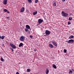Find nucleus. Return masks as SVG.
<instances>
[{"label":"nucleus","instance_id":"28","mask_svg":"<svg viewBox=\"0 0 74 74\" xmlns=\"http://www.w3.org/2000/svg\"><path fill=\"white\" fill-rule=\"evenodd\" d=\"M38 0H36L35 2L36 3H38Z\"/></svg>","mask_w":74,"mask_h":74},{"label":"nucleus","instance_id":"38","mask_svg":"<svg viewBox=\"0 0 74 74\" xmlns=\"http://www.w3.org/2000/svg\"><path fill=\"white\" fill-rule=\"evenodd\" d=\"M1 36H0V39L1 38Z\"/></svg>","mask_w":74,"mask_h":74},{"label":"nucleus","instance_id":"2","mask_svg":"<svg viewBox=\"0 0 74 74\" xmlns=\"http://www.w3.org/2000/svg\"><path fill=\"white\" fill-rule=\"evenodd\" d=\"M61 14L63 16H64V17H66V16H67L68 15V14H67L66 13H64V12H62Z\"/></svg>","mask_w":74,"mask_h":74},{"label":"nucleus","instance_id":"39","mask_svg":"<svg viewBox=\"0 0 74 74\" xmlns=\"http://www.w3.org/2000/svg\"><path fill=\"white\" fill-rule=\"evenodd\" d=\"M72 71H74V69H72Z\"/></svg>","mask_w":74,"mask_h":74},{"label":"nucleus","instance_id":"4","mask_svg":"<svg viewBox=\"0 0 74 74\" xmlns=\"http://www.w3.org/2000/svg\"><path fill=\"white\" fill-rule=\"evenodd\" d=\"M25 38L24 36H22L20 38V40L21 41H24V38Z\"/></svg>","mask_w":74,"mask_h":74},{"label":"nucleus","instance_id":"7","mask_svg":"<svg viewBox=\"0 0 74 74\" xmlns=\"http://www.w3.org/2000/svg\"><path fill=\"white\" fill-rule=\"evenodd\" d=\"M52 44L54 45H55V46H56V47H57L58 46V45L57 44V43L55 42H52Z\"/></svg>","mask_w":74,"mask_h":74},{"label":"nucleus","instance_id":"36","mask_svg":"<svg viewBox=\"0 0 74 74\" xmlns=\"http://www.w3.org/2000/svg\"><path fill=\"white\" fill-rule=\"evenodd\" d=\"M62 1H63V2H64V1H65V0H62Z\"/></svg>","mask_w":74,"mask_h":74},{"label":"nucleus","instance_id":"25","mask_svg":"<svg viewBox=\"0 0 74 74\" xmlns=\"http://www.w3.org/2000/svg\"><path fill=\"white\" fill-rule=\"evenodd\" d=\"M72 17H69V21H71V20H72Z\"/></svg>","mask_w":74,"mask_h":74},{"label":"nucleus","instance_id":"27","mask_svg":"<svg viewBox=\"0 0 74 74\" xmlns=\"http://www.w3.org/2000/svg\"><path fill=\"white\" fill-rule=\"evenodd\" d=\"M10 17H6V19H8V20H10Z\"/></svg>","mask_w":74,"mask_h":74},{"label":"nucleus","instance_id":"10","mask_svg":"<svg viewBox=\"0 0 74 74\" xmlns=\"http://www.w3.org/2000/svg\"><path fill=\"white\" fill-rule=\"evenodd\" d=\"M48 73H49V69H48L47 68L46 70V73L47 74H48Z\"/></svg>","mask_w":74,"mask_h":74},{"label":"nucleus","instance_id":"30","mask_svg":"<svg viewBox=\"0 0 74 74\" xmlns=\"http://www.w3.org/2000/svg\"><path fill=\"white\" fill-rule=\"evenodd\" d=\"M68 25H70L71 24V22L70 21H69L68 23Z\"/></svg>","mask_w":74,"mask_h":74},{"label":"nucleus","instance_id":"19","mask_svg":"<svg viewBox=\"0 0 74 74\" xmlns=\"http://www.w3.org/2000/svg\"><path fill=\"white\" fill-rule=\"evenodd\" d=\"M8 11V10L6 9H3V12H6Z\"/></svg>","mask_w":74,"mask_h":74},{"label":"nucleus","instance_id":"5","mask_svg":"<svg viewBox=\"0 0 74 74\" xmlns=\"http://www.w3.org/2000/svg\"><path fill=\"white\" fill-rule=\"evenodd\" d=\"M74 42V40H73V39H71L70 40H69L68 41V43H69V44H70V43H73V42Z\"/></svg>","mask_w":74,"mask_h":74},{"label":"nucleus","instance_id":"29","mask_svg":"<svg viewBox=\"0 0 74 74\" xmlns=\"http://www.w3.org/2000/svg\"><path fill=\"white\" fill-rule=\"evenodd\" d=\"M29 37H30V38H31V39H32L33 38V36H32V35H30L29 36Z\"/></svg>","mask_w":74,"mask_h":74},{"label":"nucleus","instance_id":"9","mask_svg":"<svg viewBox=\"0 0 74 74\" xmlns=\"http://www.w3.org/2000/svg\"><path fill=\"white\" fill-rule=\"evenodd\" d=\"M42 22H43V20H41V19H39L38 22L39 24L41 23Z\"/></svg>","mask_w":74,"mask_h":74},{"label":"nucleus","instance_id":"37","mask_svg":"<svg viewBox=\"0 0 74 74\" xmlns=\"http://www.w3.org/2000/svg\"><path fill=\"white\" fill-rule=\"evenodd\" d=\"M20 25H21V26H22V23H20Z\"/></svg>","mask_w":74,"mask_h":74},{"label":"nucleus","instance_id":"43","mask_svg":"<svg viewBox=\"0 0 74 74\" xmlns=\"http://www.w3.org/2000/svg\"><path fill=\"white\" fill-rule=\"evenodd\" d=\"M40 46V45H39V46Z\"/></svg>","mask_w":74,"mask_h":74},{"label":"nucleus","instance_id":"24","mask_svg":"<svg viewBox=\"0 0 74 74\" xmlns=\"http://www.w3.org/2000/svg\"><path fill=\"white\" fill-rule=\"evenodd\" d=\"M56 2H55L53 4V6H56Z\"/></svg>","mask_w":74,"mask_h":74},{"label":"nucleus","instance_id":"40","mask_svg":"<svg viewBox=\"0 0 74 74\" xmlns=\"http://www.w3.org/2000/svg\"><path fill=\"white\" fill-rule=\"evenodd\" d=\"M66 42H68V40H66Z\"/></svg>","mask_w":74,"mask_h":74},{"label":"nucleus","instance_id":"31","mask_svg":"<svg viewBox=\"0 0 74 74\" xmlns=\"http://www.w3.org/2000/svg\"><path fill=\"white\" fill-rule=\"evenodd\" d=\"M11 51H12V52H14V49H13L12 48H11Z\"/></svg>","mask_w":74,"mask_h":74},{"label":"nucleus","instance_id":"41","mask_svg":"<svg viewBox=\"0 0 74 74\" xmlns=\"http://www.w3.org/2000/svg\"><path fill=\"white\" fill-rule=\"evenodd\" d=\"M44 36H46V35H44Z\"/></svg>","mask_w":74,"mask_h":74},{"label":"nucleus","instance_id":"32","mask_svg":"<svg viewBox=\"0 0 74 74\" xmlns=\"http://www.w3.org/2000/svg\"><path fill=\"white\" fill-rule=\"evenodd\" d=\"M37 51V50L36 49H35L34 50V52H36V51Z\"/></svg>","mask_w":74,"mask_h":74},{"label":"nucleus","instance_id":"21","mask_svg":"<svg viewBox=\"0 0 74 74\" xmlns=\"http://www.w3.org/2000/svg\"><path fill=\"white\" fill-rule=\"evenodd\" d=\"M5 38V36H2L1 37V39H2V40H3V39H4V38Z\"/></svg>","mask_w":74,"mask_h":74},{"label":"nucleus","instance_id":"6","mask_svg":"<svg viewBox=\"0 0 74 74\" xmlns=\"http://www.w3.org/2000/svg\"><path fill=\"white\" fill-rule=\"evenodd\" d=\"M25 11V8L24 7H23L20 10V12H23Z\"/></svg>","mask_w":74,"mask_h":74},{"label":"nucleus","instance_id":"3","mask_svg":"<svg viewBox=\"0 0 74 74\" xmlns=\"http://www.w3.org/2000/svg\"><path fill=\"white\" fill-rule=\"evenodd\" d=\"M45 33L46 35H49V34H50V33H51V32L49 31L46 30V31Z\"/></svg>","mask_w":74,"mask_h":74},{"label":"nucleus","instance_id":"35","mask_svg":"<svg viewBox=\"0 0 74 74\" xmlns=\"http://www.w3.org/2000/svg\"><path fill=\"white\" fill-rule=\"evenodd\" d=\"M28 33L29 34H30V31H28Z\"/></svg>","mask_w":74,"mask_h":74},{"label":"nucleus","instance_id":"12","mask_svg":"<svg viewBox=\"0 0 74 74\" xmlns=\"http://www.w3.org/2000/svg\"><path fill=\"white\" fill-rule=\"evenodd\" d=\"M49 47H50V48H53V46L51 44H50L49 45Z\"/></svg>","mask_w":74,"mask_h":74},{"label":"nucleus","instance_id":"11","mask_svg":"<svg viewBox=\"0 0 74 74\" xmlns=\"http://www.w3.org/2000/svg\"><path fill=\"white\" fill-rule=\"evenodd\" d=\"M26 28L28 29H30V26L28 25H26Z\"/></svg>","mask_w":74,"mask_h":74},{"label":"nucleus","instance_id":"8","mask_svg":"<svg viewBox=\"0 0 74 74\" xmlns=\"http://www.w3.org/2000/svg\"><path fill=\"white\" fill-rule=\"evenodd\" d=\"M7 1L8 0H4L3 1V4H7Z\"/></svg>","mask_w":74,"mask_h":74},{"label":"nucleus","instance_id":"15","mask_svg":"<svg viewBox=\"0 0 74 74\" xmlns=\"http://www.w3.org/2000/svg\"><path fill=\"white\" fill-rule=\"evenodd\" d=\"M53 68H54V69H57V67H56V66H55V64H53Z\"/></svg>","mask_w":74,"mask_h":74},{"label":"nucleus","instance_id":"26","mask_svg":"<svg viewBox=\"0 0 74 74\" xmlns=\"http://www.w3.org/2000/svg\"><path fill=\"white\" fill-rule=\"evenodd\" d=\"M73 73V71H70L69 74H72Z\"/></svg>","mask_w":74,"mask_h":74},{"label":"nucleus","instance_id":"14","mask_svg":"<svg viewBox=\"0 0 74 74\" xmlns=\"http://www.w3.org/2000/svg\"><path fill=\"white\" fill-rule=\"evenodd\" d=\"M37 14V11H36L33 12V14L34 15H36V14Z\"/></svg>","mask_w":74,"mask_h":74},{"label":"nucleus","instance_id":"22","mask_svg":"<svg viewBox=\"0 0 74 74\" xmlns=\"http://www.w3.org/2000/svg\"><path fill=\"white\" fill-rule=\"evenodd\" d=\"M67 50L64 49V53H66V52H67Z\"/></svg>","mask_w":74,"mask_h":74},{"label":"nucleus","instance_id":"34","mask_svg":"<svg viewBox=\"0 0 74 74\" xmlns=\"http://www.w3.org/2000/svg\"><path fill=\"white\" fill-rule=\"evenodd\" d=\"M7 12L8 14H10V12H9V11H8H8Z\"/></svg>","mask_w":74,"mask_h":74},{"label":"nucleus","instance_id":"20","mask_svg":"<svg viewBox=\"0 0 74 74\" xmlns=\"http://www.w3.org/2000/svg\"><path fill=\"white\" fill-rule=\"evenodd\" d=\"M25 30L26 32H27V31L29 30V29L27 28H25Z\"/></svg>","mask_w":74,"mask_h":74},{"label":"nucleus","instance_id":"23","mask_svg":"<svg viewBox=\"0 0 74 74\" xmlns=\"http://www.w3.org/2000/svg\"><path fill=\"white\" fill-rule=\"evenodd\" d=\"M28 1L29 3H32V0H27Z\"/></svg>","mask_w":74,"mask_h":74},{"label":"nucleus","instance_id":"18","mask_svg":"<svg viewBox=\"0 0 74 74\" xmlns=\"http://www.w3.org/2000/svg\"><path fill=\"white\" fill-rule=\"evenodd\" d=\"M1 60L2 61V62H4V59L3 58V57H1Z\"/></svg>","mask_w":74,"mask_h":74},{"label":"nucleus","instance_id":"13","mask_svg":"<svg viewBox=\"0 0 74 74\" xmlns=\"http://www.w3.org/2000/svg\"><path fill=\"white\" fill-rule=\"evenodd\" d=\"M23 45V43H21L18 46L19 47H22V45Z\"/></svg>","mask_w":74,"mask_h":74},{"label":"nucleus","instance_id":"16","mask_svg":"<svg viewBox=\"0 0 74 74\" xmlns=\"http://www.w3.org/2000/svg\"><path fill=\"white\" fill-rule=\"evenodd\" d=\"M74 38V36L71 35L69 37V39H71V38Z\"/></svg>","mask_w":74,"mask_h":74},{"label":"nucleus","instance_id":"17","mask_svg":"<svg viewBox=\"0 0 74 74\" xmlns=\"http://www.w3.org/2000/svg\"><path fill=\"white\" fill-rule=\"evenodd\" d=\"M30 71H31V70L30 69H27V72H28V73H29V72H30Z\"/></svg>","mask_w":74,"mask_h":74},{"label":"nucleus","instance_id":"42","mask_svg":"<svg viewBox=\"0 0 74 74\" xmlns=\"http://www.w3.org/2000/svg\"><path fill=\"white\" fill-rule=\"evenodd\" d=\"M43 14H45V13H44Z\"/></svg>","mask_w":74,"mask_h":74},{"label":"nucleus","instance_id":"1","mask_svg":"<svg viewBox=\"0 0 74 74\" xmlns=\"http://www.w3.org/2000/svg\"><path fill=\"white\" fill-rule=\"evenodd\" d=\"M10 45L13 49H15L16 48V46L15 45L13 44L12 43H10Z\"/></svg>","mask_w":74,"mask_h":74},{"label":"nucleus","instance_id":"33","mask_svg":"<svg viewBox=\"0 0 74 74\" xmlns=\"http://www.w3.org/2000/svg\"><path fill=\"white\" fill-rule=\"evenodd\" d=\"M16 74H19V72H17L16 73Z\"/></svg>","mask_w":74,"mask_h":74}]
</instances>
